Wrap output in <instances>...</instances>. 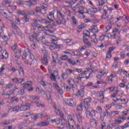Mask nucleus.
<instances>
[{
  "mask_svg": "<svg viewBox=\"0 0 129 129\" xmlns=\"http://www.w3.org/2000/svg\"><path fill=\"white\" fill-rule=\"evenodd\" d=\"M91 102V98H86L82 100L80 104L77 106V110L78 111H82L83 107L86 110V116L87 118L93 117L95 116V110L90 107V103Z\"/></svg>",
  "mask_w": 129,
  "mask_h": 129,
  "instance_id": "nucleus-1",
  "label": "nucleus"
},
{
  "mask_svg": "<svg viewBox=\"0 0 129 129\" xmlns=\"http://www.w3.org/2000/svg\"><path fill=\"white\" fill-rule=\"evenodd\" d=\"M28 55H29V58L31 60V61L29 63V65H32V64H33V61L35 60V56H34V55H33V54H32V53H31V51H30V50H28L27 53V52H24L23 53V54L22 55V59H26Z\"/></svg>",
  "mask_w": 129,
  "mask_h": 129,
  "instance_id": "nucleus-2",
  "label": "nucleus"
},
{
  "mask_svg": "<svg viewBox=\"0 0 129 129\" xmlns=\"http://www.w3.org/2000/svg\"><path fill=\"white\" fill-rule=\"evenodd\" d=\"M68 122H69V128L71 129V128H75L76 126V123H75V120H74V119L72 118H69L68 120Z\"/></svg>",
  "mask_w": 129,
  "mask_h": 129,
  "instance_id": "nucleus-3",
  "label": "nucleus"
},
{
  "mask_svg": "<svg viewBox=\"0 0 129 129\" xmlns=\"http://www.w3.org/2000/svg\"><path fill=\"white\" fill-rule=\"evenodd\" d=\"M107 9V6H104L103 8V12L102 13V15L101 16V18L102 20H106L107 19V13L108 12V10Z\"/></svg>",
  "mask_w": 129,
  "mask_h": 129,
  "instance_id": "nucleus-4",
  "label": "nucleus"
},
{
  "mask_svg": "<svg viewBox=\"0 0 129 129\" xmlns=\"http://www.w3.org/2000/svg\"><path fill=\"white\" fill-rule=\"evenodd\" d=\"M49 61H50V56H43V58L41 59L42 64L45 66L49 64Z\"/></svg>",
  "mask_w": 129,
  "mask_h": 129,
  "instance_id": "nucleus-5",
  "label": "nucleus"
},
{
  "mask_svg": "<svg viewBox=\"0 0 129 129\" xmlns=\"http://www.w3.org/2000/svg\"><path fill=\"white\" fill-rule=\"evenodd\" d=\"M57 17H60V19L62 20V21L64 22V23H67L66 20L64 18V17H65V14L63 13V12L61 10H57Z\"/></svg>",
  "mask_w": 129,
  "mask_h": 129,
  "instance_id": "nucleus-6",
  "label": "nucleus"
},
{
  "mask_svg": "<svg viewBox=\"0 0 129 129\" xmlns=\"http://www.w3.org/2000/svg\"><path fill=\"white\" fill-rule=\"evenodd\" d=\"M22 85L23 89H27L33 86V83L31 81H27V82H24L23 84H22Z\"/></svg>",
  "mask_w": 129,
  "mask_h": 129,
  "instance_id": "nucleus-7",
  "label": "nucleus"
},
{
  "mask_svg": "<svg viewBox=\"0 0 129 129\" xmlns=\"http://www.w3.org/2000/svg\"><path fill=\"white\" fill-rule=\"evenodd\" d=\"M64 102L67 105H69L70 106H74L75 105V103H74L72 99H65Z\"/></svg>",
  "mask_w": 129,
  "mask_h": 129,
  "instance_id": "nucleus-8",
  "label": "nucleus"
},
{
  "mask_svg": "<svg viewBox=\"0 0 129 129\" xmlns=\"http://www.w3.org/2000/svg\"><path fill=\"white\" fill-rule=\"evenodd\" d=\"M54 14L55 11H52L51 12H50L47 16V19L49 20V21H51L52 23H54V22H55L54 21V19L55 18V16H54Z\"/></svg>",
  "mask_w": 129,
  "mask_h": 129,
  "instance_id": "nucleus-9",
  "label": "nucleus"
},
{
  "mask_svg": "<svg viewBox=\"0 0 129 129\" xmlns=\"http://www.w3.org/2000/svg\"><path fill=\"white\" fill-rule=\"evenodd\" d=\"M51 44L55 45V49H63V48H64L63 44L57 45V40L56 39H52Z\"/></svg>",
  "mask_w": 129,
  "mask_h": 129,
  "instance_id": "nucleus-10",
  "label": "nucleus"
},
{
  "mask_svg": "<svg viewBox=\"0 0 129 129\" xmlns=\"http://www.w3.org/2000/svg\"><path fill=\"white\" fill-rule=\"evenodd\" d=\"M53 62L51 63V66H56V60L58 59V54L54 53L52 55Z\"/></svg>",
  "mask_w": 129,
  "mask_h": 129,
  "instance_id": "nucleus-11",
  "label": "nucleus"
},
{
  "mask_svg": "<svg viewBox=\"0 0 129 129\" xmlns=\"http://www.w3.org/2000/svg\"><path fill=\"white\" fill-rule=\"evenodd\" d=\"M72 22L73 27H77L78 25V20L76 19L75 16H73L72 17Z\"/></svg>",
  "mask_w": 129,
  "mask_h": 129,
  "instance_id": "nucleus-12",
  "label": "nucleus"
},
{
  "mask_svg": "<svg viewBox=\"0 0 129 129\" xmlns=\"http://www.w3.org/2000/svg\"><path fill=\"white\" fill-rule=\"evenodd\" d=\"M10 102L12 104H16L19 102V98L16 96L12 97L10 99Z\"/></svg>",
  "mask_w": 129,
  "mask_h": 129,
  "instance_id": "nucleus-13",
  "label": "nucleus"
},
{
  "mask_svg": "<svg viewBox=\"0 0 129 129\" xmlns=\"http://www.w3.org/2000/svg\"><path fill=\"white\" fill-rule=\"evenodd\" d=\"M33 37H34L35 40L37 42H39V41H40V38L41 36H40V33H39V32H36L34 31L33 32Z\"/></svg>",
  "mask_w": 129,
  "mask_h": 129,
  "instance_id": "nucleus-14",
  "label": "nucleus"
},
{
  "mask_svg": "<svg viewBox=\"0 0 129 129\" xmlns=\"http://www.w3.org/2000/svg\"><path fill=\"white\" fill-rule=\"evenodd\" d=\"M67 124V120L66 119H63V121L59 124L58 128L63 129L65 127V124Z\"/></svg>",
  "mask_w": 129,
  "mask_h": 129,
  "instance_id": "nucleus-15",
  "label": "nucleus"
},
{
  "mask_svg": "<svg viewBox=\"0 0 129 129\" xmlns=\"http://www.w3.org/2000/svg\"><path fill=\"white\" fill-rule=\"evenodd\" d=\"M48 124H49V122L47 121H43L37 123V126H39V127H42V126H47Z\"/></svg>",
  "mask_w": 129,
  "mask_h": 129,
  "instance_id": "nucleus-16",
  "label": "nucleus"
},
{
  "mask_svg": "<svg viewBox=\"0 0 129 129\" xmlns=\"http://www.w3.org/2000/svg\"><path fill=\"white\" fill-rule=\"evenodd\" d=\"M68 61L69 64H71V65H76L77 63H80L79 60L78 59L75 61V60H73L72 58H69Z\"/></svg>",
  "mask_w": 129,
  "mask_h": 129,
  "instance_id": "nucleus-17",
  "label": "nucleus"
},
{
  "mask_svg": "<svg viewBox=\"0 0 129 129\" xmlns=\"http://www.w3.org/2000/svg\"><path fill=\"white\" fill-rule=\"evenodd\" d=\"M90 31H91L92 33H97L98 32V28L97 26H93L89 29Z\"/></svg>",
  "mask_w": 129,
  "mask_h": 129,
  "instance_id": "nucleus-18",
  "label": "nucleus"
},
{
  "mask_svg": "<svg viewBox=\"0 0 129 129\" xmlns=\"http://www.w3.org/2000/svg\"><path fill=\"white\" fill-rule=\"evenodd\" d=\"M31 107V105H28L27 106L26 105H23L20 106V111H24L25 110H27L28 108H30Z\"/></svg>",
  "mask_w": 129,
  "mask_h": 129,
  "instance_id": "nucleus-19",
  "label": "nucleus"
},
{
  "mask_svg": "<svg viewBox=\"0 0 129 129\" xmlns=\"http://www.w3.org/2000/svg\"><path fill=\"white\" fill-rule=\"evenodd\" d=\"M14 120H6L3 123V125H8V124H11V123L14 122Z\"/></svg>",
  "mask_w": 129,
  "mask_h": 129,
  "instance_id": "nucleus-20",
  "label": "nucleus"
},
{
  "mask_svg": "<svg viewBox=\"0 0 129 129\" xmlns=\"http://www.w3.org/2000/svg\"><path fill=\"white\" fill-rule=\"evenodd\" d=\"M78 96H80L81 97H83L84 96V90H79L77 93Z\"/></svg>",
  "mask_w": 129,
  "mask_h": 129,
  "instance_id": "nucleus-21",
  "label": "nucleus"
},
{
  "mask_svg": "<svg viewBox=\"0 0 129 129\" xmlns=\"http://www.w3.org/2000/svg\"><path fill=\"white\" fill-rule=\"evenodd\" d=\"M98 97H100L101 99L103 100L104 99V92L103 91H100L98 92Z\"/></svg>",
  "mask_w": 129,
  "mask_h": 129,
  "instance_id": "nucleus-22",
  "label": "nucleus"
},
{
  "mask_svg": "<svg viewBox=\"0 0 129 129\" xmlns=\"http://www.w3.org/2000/svg\"><path fill=\"white\" fill-rule=\"evenodd\" d=\"M19 75L21 77H23V76H24V69H23V67L22 66L19 67Z\"/></svg>",
  "mask_w": 129,
  "mask_h": 129,
  "instance_id": "nucleus-23",
  "label": "nucleus"
},
{
  "mask_svg": "<svg viewBox=\"0 0 129 129\" xmlns=\"http://www.w3.org/2000/svg\"><path fill=\"white\" fill-rule=\"evenodd\" d=\"M97 121L95 119H92L91 121V124L93 127H96L97 126Z\"/></svg>",
  "mask_w": 129,
  "mask_h": 129,
  "instance_id": "nucleus-24",
  "label": "nucleus"
},
{
  "mask_svg": "<svg viewBox=\"0 0 129 129\" xmlns=\"http://www.w3.org/2000/svg\"><path fill=\"white\" fill-rule=\"evenodd\" d=\"M97 121L95 119H92L91 121V124L93 127H96L97 126Z\"/></svg>",
  "mask_w": 129,
  "mask_h": 129,
  "instance_id": "nucleus-25",
  "label": "nucleus"
},
{
  "mask_svg": "<svg viewBox=\"0 0 129 129\" xmlns=\"http://www.w3.org/2000/svg\"><path fill=\"white\" fill-rule=\"evenodd\" d=\"M12 4V1H5L3 3V4L5 6V7H10L11 4Z\"/></svg>",
  "mask_w": 129,
  "mask_h": 129,
  "instance_id": "nucleus-26",
  "label": "nucleus"
},
{
  "mask_svg": "<svg viewBox=\"0 0 129 129\" xmlns=\"http://www.w3.org/2000/svg\"><path fill=\"white\" fill-rule=\"evenodd\" d=\"M17 14L18 15H21L22 16H27V15H26V11L25 10H23V11H22V10H19L18 11H17Z\"/></svg>",
  "mask_w": 129,
  "mask_h": 129,
  "instance_id": "nucleus-27",
  "label": "nucleus"
},
{
  "mask_svg": "<svg viewBox=\"0 0 129 129\" xmlns=\"http://www.w3.org/2000/svg\"><path fill=\"white\" fill-rule=\"evenodd\" d=\"M115 77V76L113 75V74H111L108 77V81L109 83H111L112 82V78Z\"/></svg>",
  "mask_w": 129,
  "mask_h": 129,
  "instance_id": "nucleus-28",
  "label": "nucleus"
},
{
  "mask_svg": "<svg viewBox=\"0 0 129 129\" xmlns=\"http://www.w3.org/2000/svg\"><path fill=\"white\" fill-rule=\"evenodd\" d=\"M56 25H65L66 24V22H64V21H62V19L60 20L59 21L56 20Z\"/></svg>",
  "mask_w": 129,
  "mask_h": 129,
  "instance_id": "nucleus-29",
  "label": "nucleus"
},
{
  "mask_svg": "<svg viewBox=\"0 0 129 129\" xmlns=\"http://www.w3.org/2000/svg\"><path fill=\"white\" fill-rule=\"evenodd\" d=\"M53 122H55L57 124H59V123H61V121H63L62 120H60V119L57 118L56 119L52 120Z\"/></svg>",
  "mask_w": 129,
  "mask_h": 129,
  "instance_id": "nucleus-30",
  "label": "nucleus"
},
{
  "mask_svg": "<svg viewBox=\"0 0 129 129\" xmlns=\"http://www.w3.org/2000/svg\"><path fill=\"white\" fill-rule=\"evenodd\" d=\"M40 13L42 15H46L47 14V10H46V8H43L40 9Z\"/></svg>",
  "mask_w": 129,
  "mask_h": 129,
  "instance_id": "nucleus-31",
  "label": "nucleus"
},
{
  "mask_svg": "<svg viewBox=\"0 0 129 129\" xmlns=\"http://www.w3.org/2000/svg\"><path fill=\"white\" fill-rule=\"evenodd\" d=\"M50 78L52 81H56V76L54 74H51Z\"/></svg>",
  "mask_w": 129,
  "mask_h": 129,
  "instance_id": "nucleus-32",
  "label": "nucleus"
},
{
  "mask_svg": "<svg viewBox=\"0 0 129 129\" xmlns=\"http://www.w3.org/2000/svg\"><path fill=\"white\" fill-rule=\"evenodd\" d=\"M13 111H17V112L21 111V106H16L14 107L13 108Z\"/></svg>",
  "mask_w": 129,
  "mask_h": 129,
  "instance_id": "nucleus-33",
  "label": "nucleus"
},
{
  "mask_svg": "<svg viewBox=\"0 0 129 129\" xmlns=\"http://www.w3.org/2000/svg\"><path fill=\"white\" fill-rule=\"evenodd\" d=\"M82 78L83 77H78L76 79V82L78 83V84H81V82L82 81Z\"/></svg>",
  "mask_w": 129,
  "mask_h": 129,
  "instance_id": "nucleus-34",
  "label": "nucleus"
},
{
  "mask_svg": "<svg viewBox=\"0 0 129 129\" xmlns=\"http://www.w3.org/2000/svg\"><path fill=\"white\" fill-rule=\"evenodd\" d=\"M85 28V26H83L82 25H81L78 27V33H80L81 32L82 29H84Z\"/></svg>",
  "mask_w": 129,
  "mask_h": 129,
  "instance_id": "nucleus-35",
  "label": "nucleus"
},
{
  "mask_svg": "<svg viewBox=\"0 0 129 129\" xmlns=\"http://www.w3.org/2000/svg\"><path fill=\"white\" fill-rule=\"evenodd\" d=\"M37 29L38 31H44V30H45V27H44V26L39 24V25H38L37 26Z\"/></svg>",
  "mask_w": 129,
  "mask_h": 129,
  "instance_id": "nucleus-36",
  "label": "nucleus"
},
{
  "mask_svg": "<svg viewBox=\"0 0 129 129\" xmlns=\"http://www.w3.org/2000/svg\"><path fill=\"white\" fill-rule=\"evenodd\" d=\"M84 42L86 45H87L89 47L91 46L92 45L91 44V42L88 41V39L84 40Z\"/></svg>",
  "mask_w": 129,
  "mask_h": 129,
  "instance_id": "nucleus-37",
  "label": "nucleus"
},
{
  "mask_svg": "<svg viewBox=\"0 0 129 129\" xmlns=\"http://www.w3.org/2000/svg\"><path fill=\"white\" fill-rule=\"evenodd\" d=\"M103 115L105 117V116H111L112 114L111 113H109V112H108V111H106L105 112H104L103 113Z\"/></svg>",
  "mask_w": 129,
  "mask_h": 129,
  "instance_id": "nucleus-38",
  "label": "nucleus"
},
{
  "mask_svg": "<svg viewBox=\"0 0 129 129\" xmlns=\"http://www.w3.org/2000/svg\"><path fill=\"white\" fill-rule=\"evenodd\" d=\"M76 71H74L72 70H70V69H68L66 71V73H67V74L68 75H71V74H72V73H73L74 72H75Z\"/></svg>",
  "mask_w": 129,
  "mask_h": 129,
  "instance_id": "nucleus-39",
  "label": "nucleus"
},
{
  "mask_svg": "<svg viewBox=\"0 0 129 129\" xmlns=\"http://www.w3.org/2000/svg\"><path fill=\"white\" fill-rule=\"evenodd\" d=\"M89 11L90 12V13H93V14L97 13V9L96 8H91L89 9Z\"/></svg>",
  "mask_w": 129,
  "mask_h": 129,
  "instance_id": "nucleus-40",
  "label": "nucleus"
},
{
  "mask_svg": "<svg viewBox=\"0 0 129 129\" xmlns=\"http://www.w3.org/2000/svg\"><path fill=\"white\" fill-rule=\"evenodd\" d=\"M83 37H84V40H86V39L88 40V38H89V35L88 34H87V33L84 32V31Z\"/></svg>",
  "mask_w": 129,
  "mask_h": 129,
  "instance_id": "nucleus-41",
  "label": "nucleus"
},
{
  "mask_svg": "<svg viewBox=\"0 0 129 129\" xmlns=\"http://www.w3.org/2000/svg\"><path fill=\"white\" fill-rule=\"evenodd\" d=\"M129 127V122L125 123L123 125L121 126V129H124Z\"/></svg>",
  "mask_w": 129,
  "mask_h": 129,
  "instance_id": "nucleus-42",
  "label": "nucleus"
},
{
  "mask_svg": "<svg viewBox=\"0 0 129 129\" xmlns=\"http://www.w3.org/2000/svg\"><path fill=\"white\" fill-rule=\"evenodd\" d=\"M78 120L79 122H82V115L81 114H79L77 116Z\"/></svg>",
  "mask_w": 129,
  "mask_h": 129,
  "instance_id": "nucleus-43",
  "label": "nucleus"
},
{
  "mask_svg": "<svg viewBox=\"0 0 129 129\" xmlns=\"http://www.w3.org/2000/svg\"><path fill=\"white\" fill-rule=\"evenodd\" d=\"M56 89L59 94L62 95L63 94V90H62V89H61L59 87L57 88Z\"/></svg>",
  "mask_w": 129,
  "mask_h": 129,
  "instance_id": "nucleus-44",
  "label": "nucleus"
},
{
  "mask_svg": "<svg viewBox=\"0 0 129 129\" xmlns=\"http://www.w3.org/2000/svg\"><path fill=\"white\" fill-rule=\"evenodd\" d=\"M42 53L44 55L43 57H47V56H50L49 55V53H48V51L46 50H42Z\"/></svg>",
  "mask_w": 129,
  "mask_h": 129,
  "instance_id": "nucleus-45",
  "label": "nucleus"
},
{
  "mask_svg": "<svg viewBox=\"0 0 129 129\" xmlns=\"http://www.w3.org/2000/svg\"><path fill=\"white\" fill-rule=\"evenodd\" d=\"M5 55L4 54L2 55V59H8V58L9 57V54L8 53V52H5Z\"/></svg>",
  "mask_w": 129,
  "mask_h": 129,
  "instance_id": "nucleus-46",
  "label": "nucleus"
},
{
  "mask_svg": "<svg viewBox=\"0 0 129 129\" xmlns=\"http://www.w3.org/2000/svg\"><path fill=\"white\" fill-rule=\"evenodd\" d=\"M115 121L116 124H120V123H121L123 121V120H121L118 118V119H115Z\"/></svg>",
  "mask_w": 129,
  "mask_h": 129,
  "instance_id": "nucleus-47",
  "label": "nucleus"
},
{
  "mask_svg": "<svg viewBox=\"0 0 129 129\" xmlns=\"http://www.w3.org/2000/svg\"><path fill=\"white\" fill-rule=\"evenodd\" d=\"M111 53H109L108 51H107L106 59H108V60H109L110 58H111Z\"/></svg>",
  "mask_w": 129,
  "mask_h": 129,
  "instance_id": "nucleus-48",
  "label": "nucleus"
},
{
  "mask_svg": "<svg viewBox=\"0 0 129 129\" xmlns=\"http://www.w3.org/2000/svg\"><path fill=\"white\" fill-rule=\"evenodd\" d=\"M60 59L63 60H68V56L66 55H62L61 56Z\"/></svg>",
  "mask_w": 129,
  "mask_h": 129,
  "instance_id": "nucleus-49",
  "label": "nucleus"
},
{
  "mask_svg": "<svg viewBox=\"0 0 129 129\" xmlns=\"http://www.w3.org/2000/svg\"><path fill=\"white\" fill-rule=\"evenodd\" d=\"M32 99H33V102H35V101H37L38 100H39V99H40V98L39 97V96H36L35 97H32Z\"/></svg>",
  "mask_w": 129,
  "mask_h": 129,
  "instance_id": "nucleus-50",
  "label": "nucleus"
},
{
  "mask_svg": "<svg viewBox=\"0 0 129 129\" xmlns=\"http://www.w3.org/2000/svg\"><path fill=\"white\" fill-rule=\"evenodd\" d=\"M20 81H21V79H18L17 78L12 79V81H13V82H14L15 83H19Z\"/></svg>",
  "mask_w": 129,
  "mask_h": 129,
  "instance_id": "nucleus-51",
  "label": "nucleus"
},
{
  "mask_svg": "<svg viewBox=\"0 0 129 129\" xmlns=\"http://www.w3.org/2000/svg\"><path fill=\"white\" fill-rule=\"evenodd\" d=\"M26 127V125L22 123L19 126V129H25Z\"/></svg>",
  "mask_w": 129,
  "mask_h": 129,
  "instance_id": "nucleus-52",
  "label": "nucleus"
},
{
  "mask_svg": "<svg viewBox=\"0 0 129 129\" xmlns=\"http://www.w3.org/2000/svg\"><path fill=\"white\" fill-rule=\"evenodd\" d=\"M116 47H110L109 48V50L108 51V53H110L111 54V52H112V51H113V50H115Z\"/></svg>",
  "mask_w": 129,
  "mask_h": 129,
  "instance_id": "nucleus-53",
  "label": "nucleus"
},
{
  "mask_svg": "<svg viewBox=\"0 0 129 129\" xmlns=\"http://www.w3.org/2000/svg\"><path fill=\"white\" fill-rule=\"evenodd\" d=\"M13 85H13L12 84H9L8 85H7L6 89H11V88H12V87H13Z\"/></svg>",
  "mask_w": 129,
  "mask_h": 129,
  "instance_id": "nucleus-54",
  "label": "nucleus"
},
{
  "mask_svg": "<svg viewBox=\"0 0 129 129\" xmlns=\"http://www.w3.org/2000/svg\"><path fill=\"white\" fill-rule=\"evenodd\" d=\"M9 92H10V94H5V95H8V96H10L11 94V95L15 94V90H11Z\"/></svg>",
  "mask_w": 129,
  "mask_h": 129,
  "instance_id": "nucleus-55",
  "label": "nucleus"
},
{
  "mask_svg": "<svg viewBox=\"0 0 129 129\" xmlns=\"http://www.w3.org/2000/svg\"><path fill=\"white\" fill-rule=\"evenodd\" d=\"M122 18H125L126 20H127V18L126 17V16L125 15H124L122 17L119 16L118 18H117V21H120Z\"/></svg>",
  "mask_w": 129,
  "mask_h": 129,
  "instance_id": "nucleus-56",
  "label": "nucleus"
},
{
  "mask_svg": "<svg viewBox=\"0 0 129 129\" xmlns=\"http://www.w3.org/2000/svg\"><path fill=\"white\" fill-rule=\"evenodd\" d=\"M49 46V49L50 50H55L56 49V45H51V44H48Z\"/></svg>",
  "mask_w": 129,
  "mask_h": 129,
  "instance_id": "nucleus-57",
  "label": "nucleus"
},
{
  "mask_svg": "<svg viewBox=\"0 0 129 129\" xmlns=\"http://www.w3.org/2000/svg\"><path fill=\"white\" fill-rule=\"evenodd\" d=\"M110 108H111V104H107L106 106V111H108V110H109V109H110Z\"/></svg>",
  "mask_w": 129,
  "mask_h": 129,
  "instance_id": "nucleus-58",
  "label": "nucleus"
},
{
  "mask_svg": "<svg viewBox=\"0 0 129 129\" xmlns=\"http://www.w3.org/2000/svg\"><path fill=\"white\" fill-rule=\"evenodd\" d=\"M35 11L36 13H40V12H41V8L39 7H37L35 8Z\"/></svg>",
  "mask_w": 129,
  "mask_h": 129,
  "instance_id": "nucleus-59",
  "label": "nucleus"
},
{
  "mask_svg": "<svg viewBox=\"0 0 129 129\" xmlns=\"http://www.w3.org/2000/svg\"><path fill=\"white\" fill-rule=\"evenodd\" d=\"M106 126V124L104 122H102L101 123V127L102 129H105V127Z\"/></svg>",
  "mask_w": 129,
  "mask_h": 129,
  "instance_id": "nucleus-60",
  "label": "nucleus"
},
{
  "mask_svg": "<svg viewBox=\"0 0 129 129\" xmlns=\"http://www.w3.org/2000/svg\"><path fill=\"white\" fill-rule=\"evenodd\" d=\"M18 93H19L20 95H23V94L25 93V90H24V89H22L18 91Z\"/></svg>",
  "mask_w": 129,
  "mask_h": 129,
  "instance_id": "nucleus-61",
  "label": "nucleus"
},
{
  "mask_svg": "<svg viewBox=\"0 0 129 129\" xmlns=\"http://www.w3.org/2000/svg\"><path fill=\"white\" fill-rule=\"evenodd\" d=\"M38 0H32L31 3L29 5V7H31V6H33V5H36L37 4V2Z\"/></svg>",
  "mask_w": 129,
  "mask_h": 129,
  "instance_id": "nucleus-62",
  "label": "nucleus"
},
{
  "mask_svg": "<svg viewBox=\"0 0 129 129\" xmlns=\"http://www.w3.org/2000/svg\"><path fill=\"white\" fill-rule=\"evenodd\" d=\"M24 20L25 23H27V22L30 21H29V18H28V17H27V15H25V16H24Z\"/></svg>",
  "mask_w": 129,
  "mask_h": 129,
  "instance_id": "nucleus-63",
  "label": "nucleus"
},
{
  "mask_svg": "<svg viewBox=\"0 0 129 129\" xmlns=\"http://www.w3.org/2000/svg\"><path fill=\"white\" fill-rule=\"evenodd\" d=\"M12 26L13 29L15 30H16V29L18 28V27H17V25H16V24H15V23L14 22L12 23Z\"/></svg>",
  "mask_w": 129,
  "mask_h": 129,
  "instance_id": "nucleus-64",
  "label": "nucleus"
}]
</instances>
